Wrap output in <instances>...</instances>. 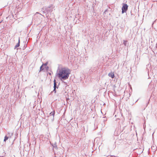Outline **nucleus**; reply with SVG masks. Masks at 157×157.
<instances>
[{"label":"nucleus","mask_w":157,"mask_h":157,"mask_svg":"<svg viewBox=\"0 0 157 157\" xmlns=\"http://www.w3.org/2000/svg\"><path fill=\"white\" fill-rule=\"evenodd\" d=\"M8 139V137L6 136H5L4 140V141H6Z\"/></svg>","instance_id":"9d476101"},{"label":"nucleus","mask_w":157,"mask_h":157,"mask_svg":"<svg viewBox=\"0 0 157 157\" xmlns=\"http://www.w3.org/2000/svg\"><path fill=\"white\" fill-rule=\"evenodd\" d=\"M55 114V111H53L52 112L50 113V115L48 116V117H51L52 118V121H53L54 119V116Z\"/></svg>","instance_id":"20e7f679"},{"label":"nucleus","mask_w":157,"mask_h":157,"mask_svg":"<svg viewBox=\"0 0 157 157\" xmlns=\"http://www.w3.org/2000/svg\"><path fill=\"white\" fill-rule=\"evenodd\" d=\"M128 6L126 4H123L122 8V13H124L126 12L127 10Z\"/></svg>","instance_id":"f03ea898"},{"label":"nucleus","mask_w":157,"mask_h":157,"mask_svg":"<svg viewBox=\"0 0 157 157\" xmlns=\"http://www.w3.org/2000/svg\"><path fill=\"white\" fill-rule=\"evenodd\" d=\"M127 40H123V44L125 46H128L129 45L128 43H127Z\"/></svg>","instance_id":"423d86ee"},{"label":"nucleus","mask_w":157,"mask_h":157,"mask_svg":"<svg viewBox=\"0 0 157 157\" xmlns=\"http://www.w3.org/2000/svg\"><path fill=\"white\" fill-rule=\"evenodd\" d=\"M42 66H43V65H42L40 67V71H42V70H43V69L42 68Z\"/></svg>","instance_id":"9b49d317"},{"label":"nucleus","mask_w":157,"mask_h":157,"mask_svg":"<svg viewBox=\"0 0 157 157\" xmlns=\"http://www.w3.org/2000/svg\"><path fill=\"white\" fill-rule=\"evenodd\" d=\"M58 77L61 80H65L68 78L70 74V70L65 67L58 69L57 71Z\"/></svg>","instance_id":"f257e3e1"},{"label":"nucleus","mask_w":157,"mask_h":157,"mask_svg":"<svg viewBox=\"0 0 157 157\" xmlns=\"http://www.w3.org/2000/svg\"><path fill=\"white\" fill-rule=\"evenodd\" d=\"M20 38H19V40H18V43L15 46V48H17V47H18L20 46Z\"/></svg>","instance_id":"6e6552de"},{"label":"nucleus","mask_w":157,"mask_h":157,"mask_svg":"<svg viewBox=\"0 0 157 157\" xmlns=\"http://www.w3.org/2000/svg\"><path fill=\"white\" fill-rule=\"evenodd\" d=\"M53 92H54L55 93H56V88H55L54 89Z\"/></svg>","instance_id":"ddd939ff"},{"label":"nucleus","mask_w":157,"mask_h":157,"mask_svg":"<svg viewBox=\"0 0 157 157\" xmlns=\"http://www.w3.org/2000/svg\"><path fill=\"white\" fill-rule=\"evenodd\" d=\"M108 75L112 78H113L114 77V74L112 72L110 73Z\"/></svg>","instance_id":"0eeeda50"},{"label":"nucleus","mask_w":157,"mask_h":157,"mask_svg":"<svg viewBox=\"0 0 157 157\" xmlns=\"http://www.w3.org/2000/svg\"><path fill=\"white\" fill-rule=\"evenodd\" d=\"M45 9L44 12L46 11L47 13L51 12L53 10V8L52 6H49L46 8Z\"/></svg>","instance_id":"7ed1b4c3"},{"label":"nucleus","mask_w":157,"mask_h":157,"mask_svg":"<svg viewBox=\"0 0 157 157\" xmlns=\"http://www.w3.org/2000/svg\"><path fill=\"white\" fill-rule=\"evenodd\" d=\"M151 65L150 64L148 63L146 65V69L148 71V72H149V70L151 68Z\"/></svg>","instance_id":"39448f33"},{"label":"nucleus","mask_w":157,"mask_h":157,"mask_svg":"<svg viewBox=\"0 0 157 157\" xmlns=\"http://www.w3.org/2000/svg\"><path fill=\"white\" fill-rule=\"evenodd\" d=\"M47 64H48V63H47H47H45L44 64H43L42 65H43H43H44V66H47Z\"/></svg>","instance_id":"f8f14e48"},{"label":"nucleus","mask_w":157,"mask_h":157,"mask_svg":"<svg viewBox=\"0 0 157 157\" xmlns=\"http://www.w3.org/2000/svg\"><path fill=\"white\" fill-rule=\"evenodd\" d=\"M54 88H57V87H56L57 85H56V80L55 79H54Z\"/></svg>","instance_id":"1a4fd4ad"},{"label":"nucleus","mask_w":157,"mask_h":157,"mask_svg":"<svg viewBox=\"0 0 157 157\" xmlns=\"http://www.w3.org/2000/svg\"><path fill=\"white\" fill-rule=\"evenodd\" d=\"M56 157V156H55V157Z\"/></svg>","instance_id":"4468645a"}]
</instances>
